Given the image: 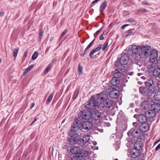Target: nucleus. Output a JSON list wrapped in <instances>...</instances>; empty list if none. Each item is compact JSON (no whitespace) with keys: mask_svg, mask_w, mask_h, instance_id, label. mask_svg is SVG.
I'll list each match as a JSON object with an SVG mask.
<instances>
[{"mask_svg":"<svg viewBox=\"0 0 160 160\" xmlns=\"http://www.w3.org/2000/svg\"><path fill=\"white\" fill-rule=\"evenodd\" d=\"M150 49V47L145 46L143 45L138 46L132 45L129 48L128 53L129 54H133L134 57L138 59L141 57L142 54L146 58H147L149 56Z\"/></svg>","mask_w":160,"mask_h":160,"instance_id":"1","label":"nucleus"},{"mask_svg":"<svg viewBox=\"0 0 160 160\" xmlns=\"http://www.w3.org/2000/svg\"><path fill=\"white\" fill-rule=\"evenodd\" d=\"M78 131L72 128L69 131L68 133L70 138L67 139V140L69 145H74L75 144V143L76 142L77 138L79 135L77 133Z\"/></svg>","mask_w":160,"mask_h":160,"instance_id":"2","label":"nucleus"},{"mask_svg":"<svg viewBox=\"0 0 160 160\" xmlns=\"http://www.w3.org/2000/svg\"><path fill=\"white\" fill-rule=\"evenodd\" d=\"M90 135H85L83 137L79 135L78 137L77 138H78L76 140V142L75 143V144L77 143L79 147L83 146L90 139Z\"/></svg>","mask_w":160,"mask_h":160,"instance_id":"3","label":"nucleus"},{"mask_svg":"<svg viewBox=\"0 0 160 160\" xmlns=\"http://www.w3.org/2000/svg\"><path fill=\"white\" fill-rule=\"evenodd\" d=\"M155 64L153 63L148 66L147 71L149 73L153 72V76L158 77L160 79V69H155Z\"/></svg>","mask_w":160,"mask_h":160,"instance_id":"4","label":"nucleus"},{"mask_svg":"<svg viewBox=\"0 0 160 160\" xmlns=\"http://www.w3.org/2000/svg\"><path fill=\"white\" fill-rule=\"evenodd\" d=\"M98 104V101L95 97H92L87 104V107L90 109H96Z\"/></svg>","mask_w":160,"mask_h":160,"instance_id":"5","label":"nucleus"},{"mask_svg":"<svg viewBox=\"0 0 160 160\" xmlns=\"http://www.w3.org/2000/svg\"><path fill=\"white\" fill-rule=\"evenodd\" d=\"M117 62L115 64V66H116L117 68H116L115 70L114 76H121V72H124L125 71V67L123 66V65L120 64L118 62V60H117Z\"/></svg>","mask_w":160,"mask_h":160,"instance_id":"6","label":"nucleus"},{"mask_svg":"<svg viewBox=\"0 0 160 160\" xmlns=\"http://www.w3.org/2000/svg\"><path fill=\"white\" fill-rule=\"evenodd\" d=\"M91 118V113L87 110L81 111L78 115V118L81 120H89Z\"/></svg>","mask_w":160,"mask_h":160,"instance_id":"7","label":"nucleus"},{"mask_svg":"<svg viewBox=\"0 0 160 160\" xmlns=\"http://www.w3.org/2000/svg\"><path fill=\"white\" fill-rule=\"evenodd\" d=\"M95 97L98 101L99 100L103 102L108 99V95L107 92H104L97 94Z\"/></svg>","mask_w":160,"mask_h":160,"instance_id":"8","label":"nucleus"},{"mask_svg":"<svg viewBox=\"0 0 160 160\" xmlns=\"http://www.w3.org/2000/svg\"><path fill=\"white\" fill-rule=\"evenodd\" d=\"M143 133L141 132L139 129H134L132 131L131 135L134 138H136L137 140L140 139L142 137H143Z\"/></svg>","mask_w":160,"mask_h":160,"instance_id":"9","label":"nucleus"},{"mask_svg":"<svg viewBox=\"0 0 160 160\" xmlns=\"http://www.w3.org/2000/svg\"><path fill=\"white\" fill-rule=\"evenodd\" d=\"M118 60L119 64L122 65H126L128 63L129 58L127 54L125 53Z\"/></svg>","mask_w":160,"mask_h":160,"instance_id":"10","label":"nucleus"},{"mask_svg":"<svg viewBox=\"0 0 160 160\" xmlns=\"http://www.w3.org/2000/svg\"><path fill=\"white\" fill-rule=\"evenodd\" d=\"M82 123L78 119H75L73 122L72 128L75 130H82Z\"/></svg>","mask_w":160,"mask_h":160,"instance_id":"11","label":"nucleus"},{"mask_svg":"<svg viewBox=\"0 0 160 160\" xmlns=\"http://www.w3.org/2000/svg\"><path fill=\"white\" fill-rule=\"evenodd\" d=\"M91 118L95 120H100L102 117L101 112L97 110H93L91 113Z\"/></svg>","mask_w":160,"mask_h":160,"instance_id":"12","label":"nucleus"},{"mask_svg":"<svg viewBox=\"0 0 160 160\" xmlns=\"http://www.w3.org/2000/svg\"><path fill=\"white\" fill-rule=\"evenodd\" d=\"M158 58V51L155 49L152 50L149 56L150 61L152 62H154L157 60Z\"/></svg>","mask_w":160,"mask_h":160,"instance_id":"13","label":"nucleus"},{"mask_svg":"<svg viewBox=\"0 0 160 160\" xmlns=\"http://www.w3.org/2000/svg\"><path fill=\"white\" fill-rule=\"evenodd\" d=\"M133 117L136 118L138 122L142 123L146 122L147 120L146 116L142 114H135Z\"/></svg>","mask_w":160,"mask_h":160,"instance_id":"14","label":"nucleus"},{"mask_svg":"<svg viewBox=\"0 0 160 160\" xmlns=\"http://www.w3.org/2000/svg\"><path fill=\"white\" fill-rule=\"evenodd\" d=\"M140 93L144 96L150 97L148 87L146 86L140 87L139 88Z\"/></svg>","mask_w":160,"mask_h":160,"instance_id":"15","label":"nucleus"},{"mask_svg":"<svg viewBox=\"0 0 160 160\" xmlns=\"http://www.w3.org/2000/svg\"><path fill=\"white\" fill-rule=\"evenodd\" d=\"M119 91L116 88L113 87L112 90L109 93V97L112 98H116L119 95Z\"/></svg>","mask_w":160,"mask_h":160,"instance_id":"16","label":"nucleus"},{"mask_svg":"<svg viewBox=\"0 0 160 160\" xmlns=\"http://www.w3.org/2000/svg\"><path fill=\"white\" fill-rule=\"evenodd\" d=\"M121 76H114V73L113 74V77L112 78L110 83L112 85V88L113 87H116L119 83L120 81L118 79L119 78H120Z\"/></svg>","mask_w":160,"mask_h":160,"instance_id":"17","label":"nucleus"},{"mask_svg":"<svg viewBox=\"0 0 160 160\" xmlns=\"http://www.w3.org/2000/svg\"><path fill=\"white\" fill-rule=\"evenodd\" d=\"M149 129V126L148 123H142L139 126V130L143 132H147Z\"/></svg>","mask_w":160,"mask_h":160,"instance_id":"18","label":"nucleus"},{"mask_svg":"<svg viewBox=\"0 0 160 160\" xmlns=\"http://www.w3.org/2000/svg\"><path fill=\"white\" fill-rule=\"evenodd\" d=\"M82 129H84L86 130L90 129L93 126L92 123L89 121H84L82 123Z\"/></svg>","mask_w":160,"mask_h":160,"instance_id":"19","label":"nucleus"},{"mask_svg":"<svg viewBox=\"0 0 160 160\" xmlns=\"http://www.w3.org/2000/svg\"><path fill=\"white\" fill-rule=\"evenodd\" d=\"M148 88L150 97L152 96L153 94L155 93L158 90V89L154 85L148 87Z\"/></svg>","mask_w":160,"mask_h":160,"instance_id":"20","label":"nucleus"},{"mask_svg":"<svg viewBox=\"0 0 160 160\" xmlns=\"http://www.w3.org/2000/svg\"><path fill=\"white\" fill-rule=\"evenodd\" d=\"M145 115L147 118H153L156 116V114L153 110H149L146 112Z\"/></svg>","mask_w":160,"mask_h":160,"instance_id":"21","label":"nucleus"},{"mask_svg":"<svg viewBox=\"0 0 160 160\" xmlns=\"http://www.w3.org/2000/svg\"><path fill=\"white\" fill-rule=\"evenodd\" d=\"M140 151L136 149H132L131 152V155L132 158H135L140 155Z\"/></svg>","mask_w":160,"mask_h":160,"instance_id":"22","label":"nucleus"},{"mask_svg":"<svg viewBox=\"0 0 160 160\" xmlns=\"http://www.w3.org/2000/svg\"><path fill=\"white\" fill-rule=\"evenodd\" d=\"M80 151V148L78 147H74L71 149L70 152L73 154L76 155V156L78 155Z\"/></svg>","mask_w":160,"mask_h":160,"instance_id":"23","label":"nucleus"},{"mask_svg":"<svg viewBox=\"0 0 160 160\" xmlns=\"http://www.w3.org/2000/svg\"><path fill=\"white\" fill-rule=\"evenodd\" d=\"M143 147V145L141 142L137 141L134 145V148L140 151Z\"/></svg>","mask_w":160,"mask_h":160,"instance_id":"24","label":"nucleus"},{"mask_svg":"<svg viewBox=\"0 0 160 160\" xmlns=\"http://www.w3.org/2000/svg\"><path fill=\"white\" fill-rule=\"evenodd\" d=\"M103 102L104 104V106L106 108H110L112 107V101L108 99Z\"/></svg>","mask_w":160,"mask_h":160,"instance_id":"25","label":"nucleus"},{"mask_svg":"<svg viewBox=\"0 0 160 160\" xmlns=\"http://www.w3.org/2000/svg\"><path fill=\"white\" fill-rule=\"evenodd\" d=\"M80 152L78 155L81 158L83 157H87L88 154V151L84 149H80Z\"/></svg>","mask_w":160,"mask_h":160,"instance_id":"26","label":"nucleus"},{"mask_svg":"<svg viewBox=\"0 0 160 160\" xmlns=\"http://www.w3.org/2000/svg\"><path fill=\"white\" fill-rule=\"evenodd\" d=\"M152 108L155 112H158L160 110V104H154L152 106Z\"/></svg>","mask_w":160,"mask_h":160,"instance_id":"27","label":"nucleus"},{"mask_svg":"<svg viewBox=\"0 0 160 160\" xmlns=\"http://www.w3.org/2000/svg\"><path fill=\"white\" fill-rule=\"evenodd\" d=\"M144 84L147 87L154 85V83H153V81L152 78H149L145 82Z\"/></svg>","mask_w":160,"mask_h":160,"instance_id":"28","label":"nucleus"},{"mask_svg":"<svg viewBox=\"0 0 160 160\" xmlns=\"http://www.w3.org/2000/svg\"><path fill=\"white\" fill-rule=\"evenodd\" d=\"M107 3L108 2L105 1L101 4L99 8V10L101 13L102 12L103 10L106 8Z\"/></svg>","mask_w":160,"mask_h":160,"instance_id":"29","label":"nucleus"},{"mask_svg":"<svg viewBox=\"0 0 160 160\" xmlns=\"http://www.w3.org/2000/svg\"><path fill=\"white\" fill-rule=\"evenodd\" d=\"M104 104L102 103H101L98 101V104L97 106V108H98L102 111H103L104 110L105 107L104 106Z\"/></svg>","mask_w":160,"mask_h":160,"instance_id":"30","label":"nucleus"},{"mask_svg":"<svg viewBox=\"0 0 160 160\" xmlns=\"http://www.w3.org/2000/svg\"><path fill=\"white\" fill-rule=\"evenodd\" d=\"M154 97L157 101L160 100V91L158 90L154 94Z\"/></svg>","mask_w":160,"mask_h":160,"instance_id":"31","label":"nucleus"},{"mask_svg":"<svg viewBox=\"0 0 160 160\" xmlns=\"http://www.w3.org/2000/svg\"><path fill=\"white\" fill-rule=\"evenodd\" d=\"M34 65L33 64L31 65L28 66L24 71L23 75L25 76L27 73L33 67Z\"/></svg>","mask_w":160,"mask_h":160,"instance_id":"32","label":"nucleus"},{"mask_svg":"<svg viewBox=\"0 0 160 160\" xmlns=\"http://www.w3.org/2000/svg\"><path fill=\"white\" fill-rule=\"evenodd\" d=\"M66 160H81V158L78 155L72 158L71 157H68Z\"/></svg>","mask_w":160,"mask_h":160,"instance_id":"33","label":"nucleus"},{"mask_svg":"<svg viewBox=\"0 0 160 160\" xmlns=\"http://www.w3.org/2000/svg\"><path fill=\"white\" fill-rule=\"evenodd\" d=\"M83 67L81 65V63H79L78 65V74L81 75L82 73Z\"/></svg>","mask_w":160,"mask_h":160,"instance_id":"34","label":"nucleus"},{"mask_svg":"<svg viewBox=\"0 0 160 160\" xmlns=\"http://www.w3.org/2000/svg\"><path fill=\"white\" fill-rule=\"evenodd\" d=\"M53 94L52 93L49 95L46 102V104H48L51 102L53 97Z\"/></svg>","mask_w":160,"mask_h":160,"instance_id":"35","label":"nucleus"},{"mask_svg":"<svg viewBox=\"0 0 160 160\" xmlns=\"http://www.w3.org/2000/svg\"><path fill=\"white\" fill-rule=\"evenodd\" d=\"M19 51V48H15L14 50H13V56L16 58L17 57V54Z\"/></svg>","mask_w":160,"mask_h":160,"instance_id":"36","label":"nucleus"},{"mask_svg":"<svg viewBox=\"0 0 160 160\" xmlns=\"http://www.w3.org/2000/svg\"><path fill=\"white\" fill-rule=\"evenodd\" d=\"M111 41L110 39L107 40L106 42V43L104 44L103 47H102V51H104L106 48L108 47V42L109 41Z\"/></svg>","mask_w":160,"mask_h":160,"instance_id":"37","label":"nucleus"},{"mask_svg":"<svg viewBox=\"0 0 160 160\" xmlns=\"http://www.w3.org/2000/svg\"><path fill=\"white\" fill-rule=\"evenodd\" d=\"M38 55V53L37 52H35L33 54L32 57V59L33 60H35L37 58Z\"/></svg>","mask_w":160,"mask_h":160,"instance_id":"38","label":"nucleus"},{"mask_svg":"<svg viewBox=\"0 0 160 160\" xmlns=\"http://www.w3.org/2000/svg\"><path fill=\"white\" fill-rule=\"evenodd\" d=\"M102 47V45L101 44H99L98 47L95 48L93 49V50L96 52H98L100 50Z\"/></svg>","mask_w":160,"mask_h":160,"instance_id":"39","label":"nucleus"},{"mask_svg":"<svg viewBox=\"0 0 160 160\" xmlns=\"http://www.w3.org/2000/svg\"><path fill=\"white\" fill-rule=\"evenodd\" d=\"M52 66V65L51 64H49L48 65L47 67L45 70L44 72V74H46L47 72H48L50 68Z\"/></svg>","mask_w":160,"mask_h":160,"instance_id":"40","label":"nucleus"},{"mask_svg":"<svg viewBox=\"0 0 160 160\" xmlns=\"http://www.w3.org/2000/svg\"><path fill=\"white\" fill-rule=\"evenodd\" d=\"M68 30L67 29H65L62 33L60 37V39H62V37L64 36V35L67 33L68 32Z\"/></svg>","mask_w":160,"mask_h":160,"instance_id":"41","label":"nucleus"},{"mask_svg":"<svg viewBox=\"0 0 160 160\" xmlns=\"http://www.w3.org/2000/svg\"><path fill=\"white\" fill-rule=\"evenodd\" d=\"M78 90H76L73 94V98L74 99H75L78 97Z\"/></svg>","mask_w":160,"mask_h":160,"instance_id":"42","label":"nucleus"},{"mask_svg":"<svg viewBox=\"0 0 160 160\" xmlns=\"http://www.w3.org/2000/svg\"><path fill=\"white\" fill-rule=\"evenodd\" d=\"M96 52L94 51L93 50H92L90 52L89 54V56L91 58H94V57L93 55Z\"/></svg>","mask_w":160,"mask_h":160,"instance_id":"43","label":"nucleus"},{"mask_svg":"<svg viewBox=\"0 0 160 160\" xmlns=\"http://www.w3.org/2000/svg\"><path fill=\"white\" fill-rule=\"evenodd\" d=\"M28 49H27L25 51V52L24 53L23 56V59L24 60L27 57V55H28Z\"/></svg>","mask_w":160,"mask_h":160,"instance_id":"44","label":"nucleus"},{"mask_svg":"<svg viewBox=\"0 0 160 160\" xmlns=\"http://www.w3.org/2000/svg\"><path fill=\"white\" fill-rule=\"evenodd\" d=\"M102 28H100V29H99L98 31H97L96 33L95 34H94V37H96L99 34V32L101 31L102 30Z\"/></svg>","mask_w":160,"mask_h":160,"instance_id":"45","label":"nucleus"},{"mask_svg":"<svg viewBox=\"0 0 160 160\" xmlns=\"http://www.w3.org/2000/svg\"><path fill=\"white\" fill-rule=\"evenodd\" d=\"M95 40V39H94L87 46V48L89 49L92 45L93 42H94Z\"/></svg>","mask_w":160,"mask_h":160,"instance_id":"46","label":"nucleus"},{"mask_svg":"<svg viewBox=\"0 0 160 160\" xmlns=\"http://www.w3.org/2000/svg\"><path fill=\"white\" fill-rule=\"evenodd\" d=\"M138 12H148V11L145 8H142L141 10H140L138 11Z\"/></svg>","mask_w":160,"mask_h":160,"instance_id":"47","label":"nucleus"},{"mask_svg":"<svg viewBox=\"0 0 160 160\" xmlns=\"http://www.w3.org/2000/svg\"><path fill=\"white\" fill-rule=\"evenodd\" d=\"M157 66L158 68V69H160V60H158L157 62Z\"/></svg>","mask_w":160,"mask_h":160,"instance_id":"48","label":"nucleus"},{"mask_svg":"<svg viewBox=\"0 0 160 160\" xmlns=\"http://www.w3.org/2000/svg\"><path fill=\"white\" fill-rule=\"evenodd\" d=\"M128 21L129 22H135V20L132 18H129L128 20Z\"/></svg>","mask_w":160,"mask_h":160,"instance_id":"49","label":"nucleus"},{"mask_svg":"<svg viewBox=\"0 0 160 160\" xmlns=\"http://www.w3.org/2000/svg\"><path fill=\"white\" fill-rule=\"evenodd\" d=\"M129 25L128 24H124V25H122L121 26V28L122 29H124V28L125 27H127Z\"/></svg>","mask_w":160,"mask_h":160,"instance_id":"50","label":"nucleus"},{"mask_svg":"<svg viewBox=\"0 0 160 160\" xmlns=\"http://www.w3.org/2000/svg\"><path fill=\"white\" fill-rule=\"evenodd\" d=\"M160 149V143L155 148V150L158 151Z\"/></svg>","mask_w":160,"mask_h":160,"instance_id":"51","label":"nucleus"},{"mask_svg":"<svg viewBox=\"0 0 160 160\" xmlns=\"http://www.w3.org/2000/svg\"><path fill=\"white\" fill-rule=\"evenodd\" d=\"M132 33V32L131 31H130L128 32L126 35H125V36L128 37L130 35H131Z\"/></svg>","mask_w":160,"mask_h":160,"instance_id":"52","label":"nucleus"},{"mask_svg":"<svg viewBox=\"0 0 160 160\" xmlns=\"http://www.w3.org/2000/svg\"><path fill=\"white\" fill-rule=\"evenodd\" d=\"M157 85L158 88L160 89V81L158 82Z\"/></svg>","mask_w":160,"mask_h":160,"instance_id":"53","label":"nucleus"},{"mask_svg":"<svg viewBox=\"0 0 160 160\" xmlns=\"http://www.w3.org/2000/svg\"><path fill=\"white\" fill-rule=\"evenodd\" d=\"M28 153L27 152H25L23 154V155L25 157H26L28 155Z\"/></svg>","mask_w":160,"mask_h":160,"instance_id":"54","label":"nucleus"},{"mask_svg":"<svg viewBox=\"0 0 160 160\" xmlns=\"http://www.w3.org/2000/svg\"><path fill=\"white\" fill-rule=\"evenodd\" d=\"M98 2V1H97V0H95L94 1H93L92 2V4H91V6H93V4H94V3H97V2Z\"/></svg>","mask_w":160,"mask_h":160,"instance_id":"55","label":"nucleus"},{"mask_svg":"<svg viewBox=\"0 0 160 160\" xmlns=\"http://www.w3.org/2000/svg\"><path fill=\"white\" fill-rule=\"evenodd\" d=\"M42 33H43L42 32H39V35H38V37L39 38H40L42 36Z\"/></svg>","mask_w":160,"mask_h":160,"instance_id":"56","label":"nucleus"},{"mask_svg":"<svg viewBox=\"0 0 160 160\" xmlns=\"http://www.w3.org/2000/svg\"><path fill=\"white\" fill-rule=\"evenodd\" d=\"M131 108H133L134 107V104L133 103H131L130 104Z\"/></svg>","mask_w":160,"mask_h":160,"instance_id":"57","label":"nucleus"},{"mask_svg":"<svg viewBox=\"0 0 160 160\" xmlns=\"http://www.w3.org/2000/svg\"><path fill=\"white\" fill-rule=\"evenodd\" d=\"M104 38V37L102 36V35H101L99 37V39L100 40H102Z\"/></svg>","mask_w":160,"mask_h":160,"instance_id":"58","label":"nucleus"},{"mask_svg":"<svg viewBox=\"0 0 160 160\" xmlns=\"http://www.w3.org/2000/svg\"><path fill=\"white\" fill-rule=\"evenodd\" d=\"M34 105H35L34 103H32V104L31 106V107H30V109H31L34 107Z\"/></svg>","mask_w":160,"mask_h":160,"instance_id":"59","label":"nucleus"},{"mask_svg":"<svg viewBox=\"0 0 160 160\" xmlns=\"http://www.w3.org/2000/svg\"><path fill=\"white\" fill-rule=\"evenodd\" d=\"M89 49L88 48H86L84 50V53L85 54L87 53V51Z\"/></svg>","mask_w":160,"mask_h":160,"instance_id":"60","label":"nucleus"},{"mask_svg":"<svg viewBox=\"0 0 160 160\" xmlns=\"http://www.w3.org/2000/svg\"><path fill=\"white\" fill-rule=\"evenodd\" d=\"M3 14H4V12H0V16H3Z\"/></svg>","mask_w":160,"mask_h":160,"instance_id":"61","label":"nucleus"},{"mask_svg":"<svg viewBox=\"0 0 160 160\" xmlns=\"http://www.w3.org/2000/svg\"><path fill=\"white\" fill-rule=\"evenodd\" d=\"M63 148L65 149H67V145H64L63 147Z\"/></svg>","mask_w":160,"mask_h":160,"instance_id":"62","label":"nucleus"},{"mask_svg":"<svg viewBox=\"0 0 160 160\" xmlns=\"http://www.w3.org/2000/svg\"><path fill=\"white\" fill-rule=\"evenodd\" d=\"M133 74H134V72H130L129 74V75L130 76H132L133 75Z\"/></svg>","mask_w":160,"mask_h":160,"instance_id":"63","label":"nucleus"},{"mask_svg":"<svg viewBox=\"0 0 160 160\" xmlns=\"http://www.w3.org/2000/svg\"><path fill=\"white\" fill-rule=\"evenodd\" d=\"M36 120H37V118H34V120H33V121L32 123H31V125H32Z\"/></svg>","mask_w":160,"mask_h":160,"instance_id":"64","label":"nucleus"}]
</instances>
